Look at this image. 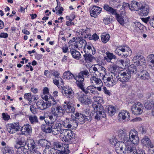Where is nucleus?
<instances>
[{"instance_id":"obj_49","label":"nucleus","mask_w":154,"mask_h":154,"mask_svg":"<svg viewBox=\"0 0 154 154\" xmlns=\"http://www.w3.org/2000/svg\"><path fill=\"white\" fill-rule=\"evenodd\" d=\"M29 119L31 124L36 123L38 122V118L36 116H29Z\"/></svg>"},{"instance_id":"obj_28","label":"nucleus","mask_w":154,"mask_h":154,"mask_svg":"<svg viewBox=\"0 0 154 154\" xmlns=\"http://www.w3.org/2000/svg\"><path fill=\"white\" fill-rule=\"evenodd\" d=\"M16 144L14 147L17 146L18 147H24L26 145V142L24 138L22 136L18 137L16 141Z\"/></svg>"},{"instance_id":"obj_6","label":"nucleus","mask_w":154,"mask_h":154,"mask_svg":"<svg viewBox=\"0 0 154 154\" xmlns=\"http://www.w3.org/2000/svg\"><path fill=\"white\" fill-rule=\"evenodd\" d=\"M50 99L51 101H48V102H45L42 100H39L36 103L37 108L39 109L43 110L49 108L51 106L56 104V102L55 100L52 97Z\"/></svg>"},{"instance_id":"obj_1","label":"nucleus","mask_w":154,"mask_h":154,"mask_svg":"<svg viewBox=\"0 0 154 154\" xmlns=\"http://www.w3.org/2000/svg\"><path fill=\"white\" fill-rule=\"evenodd\" d=\"M94 102L92 104L94 112L93 116L96 120L98 121L102 118L106 117L104 108L101 104L103 102L102 98L100 97L95 96L93 97Z\"/></svg>"},{"instance_id":"obj_36","label":"nucleus","mask_w":154,"mask_h":154,"mask_svg":"<svg viewBox=\"0 0 154 154\" xmlns=\"http://www.w3.org/2000/svg\"><path fill=\"white\" fill-rule=\"evenodd\" d=\"M140 67L138 68L137 66L132 64L130 65L129 67L128 72L131 76L132 75L135 74L140 69Z\"/></svg>"},{"instance_id":"obj_11","label":"nucleus","mask_w":154,"mask_h":154,"mask_svg":"<svg viewBox=\"0 0 154 154\" xmlns=\"http://www.w3.org/2000/svg\"><path fill=\"white\" fill-rule=\"evenodd\" d=\"M104 79V82L106 85L108 86H112L115 85L117 82L118 80L117 76L113 74L109 77L105 78Z\"/></svg>"},{"instance_id":"obj_44","label":"nucleus","mask_w":154,"mask_h":154,"mask_svg":"<svg viewBox=\"0 0 154 154\" xmlns=\"http://www.w3.org/2000/svg\"><path fill=\"white\" fill-rule=\"evenodd\" d=\"M57 151L51 147L44 149L43 152V154H57Z\"/></svg>"},{"instance_id":"obj_14","label":"nucleus","mask_w":154,"mask_h":154,"mask_svg":"<svg viewBox=\"0 0 154 154\" xmlns=\"http://www.w3.org/2000/svg\"><path fill=\"white\" fill-rule=\"evenodd\" d=\"M55 121H53V120H45V124L43 125L42 126V130L46 133H49L52 132L53 125Z\"/></svg>"},{"instance_id":"obj_42","label":"nucleus","mask_w":154,"mask_h":154,"mask_svg":"<svg viewBox=\"0 0 154 154\" xmlns=\"http://www.w3.org/2000/svg\"><path fill=\"white\" fill-rule=\"evenodd\" d=\"M27 146L29 149L31 150L37 149H36V145L32 139H30L28 140Z\"/></svg>"},{"instance_id":"obj_21","label":"nucleus","mask_w":154,"mask_h":154,"mask_svg":"<svg viewBox=\"0 0 154 154\" xmlns=\"http://www.w3.org/2000/svg\"><path fill=\"white\" fill-rule=\"evenodd\" d=\"M20 131L22 134L28 136L32 133V127L30 125L27 124L22 127Z\"/></svg>"},{"instance_id":"obj_35","label":"nucleus","mask_w":154,"mask_h":154,"mask_svg":"<svg viewBox=\"0 0 154 154\" xmlns=\"http://www.w3.org/2000/svg\"><path fill=\"white\" fill-rule=\"evenodd\" d=\"M106 56L104 57L105 60L108 62L112 63L111 61L112 59L115 60L117 59L116 56L112 53L107 51L106 52Z\"/></svg>"},{"instance_id":"obj_16","label":"nucleus","mask_w":154,"mask_h":154,"mask_svg":"<svg viewBox=\"0 0 154 154\" xmlns=\"http://www.w3.org/2000/svg\"><path fill=\"white\" fill-rule=\"evenodd\" d=\"M129 136H130V141L131 143L135 145L139 143V138L137 132L134 129H133L130 131Z\"/></svg>"},{"instance_id":"obj_15","label":"nucleus","mask_w":154,"mask_h":154,"mask_svg":"<svg viewBox=\"0 0 154 154\" xmlns=\"http://www.w3.org/2000/svg\"><path fill=\"white\" fill-rule=\"evenodd\" d=\"M131 75L128 72L120 71L118 73L117 77L119 81L121 82H127L131 78Z\"/></svg>"},{"instance_id":"obj_51","label":"nucleus","mask_w":154,"mask_h":154,"mask_svg":"<svg viewBox=\"0 0 154 154\" xmlns=\"http://www.w3.org/2000/svg\"><path fill=\"white\" fill-rule=\"evenodd\" d=\"M116 17L118 22L120 24L122 25L125 23V21L123 19V17L119 15V14L117 13L115 15Z\"/></svg>"},{"instance_id":"obj_31","label":"nucleus","mask_w":154,"mask_h":154,"mask_svg":"<svg viewBox=\"0 0 154 154\" xmlns=\"http://www.w3.org/2000/svg\"><path fill=\"white\" fill-rule=\"evenodd\" d=\"M61 131L60 123H55V122L52 127V131L53 134L54 135L58 134Z\"/></svg>"},{"instance_id":"obj_17","label":"nucleus","mask_w":154,"mask_h":154,"mask_svg":"<svg viewBox=\"0 0 154 154\" xmlns=\"http://www.w3.org/2000/svg\"><path fill=\"white\" fill-rule=\"evenodd\" d=\"M138 77L142 80H148L151 78L149 73L147 71L143 69V68L138 70Z\"/></svg>"},{"instance_id":"obj_38","label":"nucleus","mask_w":154,"mask_h":154,"mask_svg":"<svg viewBox=\"0 0 154 154\" xmlns=\"http://www.w3.org/2000/svg\"><path fill=\"white\" fill-rule=\"evenodd\" d=\"M141 143L143 145L146 146L148 148L152 145L150 139L146 136H145L141 140Z\"/></svg>"},{"instance_id":"obj_50","label":"nucleus","mask_w":154,"mask_h":154,"mask_svg":"<svg viewBox=\"0 0 154 154\" xmlns=\"http://www.w3.org/2000/svg\"><path fill=\"white\" fill-rule=\"evenodd\" d=\"M77 43H78L79 49L85 46V44H86V42L85 40L83 38H81L79 40H77Z\"/></svg>"},{"instance_id":"obj_40","label":"nucleus","mask_w":154,"mask_h":154,"mask_svg":"<svg viewBox=\"0 0 154 154\" xmlns=\"http://www.w3.org/2000/svg\"><path fill=\"white\" fill-rule=\"evenodd\" d=\"M15 148L17 149L16 154H29L28 149L25 147H18L16 146Z\"/></svg>"},{"instance_id":"obj_47","label":"nucleus","mask_w":154,"mask_h":154,"mask_svg":"<svg viewBox=\"0 0 154 154\" xmlns=\"http://www.w3.org/2000/svg\"><path fill=\"white\" fill-rule=\"evenodd\" d=\"M101 40L104 43H106L109 39L110 36L108 34L103 33L101 36Z\"/></svg>"},{"instance_id":"obj_2","label":"nucleus","mask_w":154,"mask_h":154,"mask_svg":"<svg viewBox=\"0 0 154 154\" xmlns=\"http://www.w3.org/2000/svg\"><path fill=\"white\" fill-rule=\"evenodd\" d=\"M53 106L51 108L48 117L50 120L56 121L59 117L63 115L64 110L62 107L59 105Z\"/></svg>"},{"instance_id":"obj_25","label":"nucleus","mask_w":154,"mask_h":154,"mask_svg":"<svg viewBox=\"0 0 154 154\" xmlns=\"http://www.w3.org/2000/svg\"><path fill=\"white\" fill-rule=\"evenodd\" d=\"M98 66V65H96V66L92 67L90 69L89 73H90L91 77H99L100 68L97 69V67Z\"/></svg>"},{"instance_id":"obj_9","label":"nucleus","mask_w":154,"mask_h":154,"mask_svg":"<svg viewBox=\"0 0 154 154\" xmlns=\"http://www.w3.org/2000/svg\"><path fill=\"white\" fill-rule=\"evenodd\" d=\"M63 94L69 100L72 99L74 97V93L72 89L68 87L60 86Z\"/></svg>"},{"instance_id":"obj_34","label":"nucleus","mask_w":154,"mask_h":154,"mask_svg":"<svg viewBox=\"0 0 154 154\" xmlns=\"http://www.w3.org/2000/svg\"><path fill=\"white\" fill-rule=\"evenodd\" d=\"M54 146H56L57 148H61V150H58L59 154H68L69 153V151L68 149H65V147H63L60 144L56 143H54Z\"/></svg>"},{"instance_id":"obj_3","label":"nucleus","mask_w":154,"mask_h":154,"mask_svg":"<svg viewBox=\"0 0 154 154\" xmlns=\"http://www.w3.org/2000/svg\"><path fill=\"white\" fill-rule=\"evenodd\" d=\"M89 73L88 71L85 70L81 71L77 74L74 75V79L76 80V84L77 86L80 89H83L85 84L83 82L84 80V77H89Z\"/></svg>"},{"instance_id":"obj_20","label":"nucleus","mask_w":154,"mask_h":154,"mask_svg":"<svg viewBox=\"0 0 154 154\" xmlns=\"http://www.w3.org/2000/svg\"><path fill=\"white\" fill-rule=\"evenodd\" d=\"M102 8L98 6H93L91 10L90 11L91 16L94 18H96L101 13Z\"/></svg>"},{"instance_id":"obj_5","label":"nucleus","mask_w":154,"mask_h":154,"mask_svg":"<svg viewBox=\"0 0 154 154\" xmlns=\"http://www.w3.org/2000/svg\"><path fill=\"white\" fill-rule=\"evenodd\" d=\"M65 142H72L76 137V134L72 130L68 129H63L60 132Z\"/></svg>"},{"instance_id":"obj_22","label":"nucleus","mask_w":154,"mask_h":154,"mask_svg":"<svg viewBox=\"0 0 154 154\" xmlns=\"http://www.w3.org/2000/svg\"><path fill=\"white\" fill-rule=\"evenodd\" d=\"M123 150L125 153L129 154L132 151L135 150L136 147L134 144L131 142L128 143H125Z\"/></svg>"},{"instance_id":"obj_29","label":"nucleus","mask_w":154,"mask_h":154,"mask_svg":"<svg viewBox=\"0 0 154 154\" xmlns=\"http://www.w3.org/2000/svg\"><path fill=\"white\" fill-rule=\"evenodd\" d=\"M142 3L135 1H133L131 3V6H130V9L131 11H137L139 10Z\"/></svg>"},{"instance_id":"obj_7","label":"nucleus","mask_w":154,"mask_h":154,"mask_svg":"<svg viewBox=\"0 0 154 154\" xmlns=\"http://www.w3.org/2000/svg\"><path fill=\"white\" fill-rule=\"evenodd\" d=\"M133 60L134 62L136 64L138 67H140V69L145 67V64L146 63L145 58L143 56L141 55L140 53H138L134 56Z\"/></svg>"},{"instance_id":"obj_13","label":"nucleus","mask_w":154,"mask_h":154,"mask_svg":"<svg viewBox=\"0 0 154 154\" xmlns=\"http://www.w3.org/2000/svg\"><path fill=\"white\" fill-rule=\"evenodd\" d=\"M143 109V105L140 102L134 104L131 107L132 113L135 115H139L141 114Z\"/></svg>"},{"instance_id":"obj_12","label":"nucleus","mask_w":154,"mask_h":154,"mask_svg":"<svg viewBox=\"0 0 154 154\" xmlns=\"http://www.w3.org/2000/svg\"><path fill=\"white\" fill-rule=\"evenodd\" d=\"M6 127L7 131L10 134L14 133L17 131H19L20 129L19 122L8 124Z\"/></svg>"},{"instance_id":"obj_62","label":"nucleus","mask_w":154,"mask_h":154,"mask_svg":"<svg viewBox=\"0 0 154 154\" xmlns=\"http://www.w3.org/2000/svg\"><path fill=\"white\" fill-rule=\"evenodd\" d=\"M70 120H71L73 124H74V123H75L76 124L77 127L78 125V119H77V117L76 116H72L71 119Z\"/></svg>"},{"instance_id":"obj_41","label":"nucleus","mask_w":154,"mask_h":154,"mask_svg":"<svg viewBox=\"0 0 154 154\" xmlns=\"http://www.w3.org/2000/svg\"><path fill=\"white\" fill-rule=\"evenodd\" d=\"M103 8L104 10L107 11L111 14L112 15H116L117 14L116 10L113 8L107 5H104Z\"/></svg>"},{"instance_id":"obj_56","label":"nucleus","mask_w":154,"mask_h":154,"mask_svg":"<svg viewBox=\"0 0 154 154\" xmlns=\"http://www.w3.org/2000/svg\"><path fill=\"white\" fill-rule=\"evenodd\" d=\"M121 139L122 140V141L123 142H124V143H126L131 142L130 141V136H129L128 137V135L127 134H126Z\"/></svg>"},{"instance_id":"obj_33","label":"nucleus","mask_w":154,"mask_h":154,"mask_svg":"<svg viewBox=\"0 0 154 154\" xmlns=\"http://www.w3.org/2000/svg\"><path fill=\"white\" fill-rule=\"evenodd\" d=\"M1 151L3 154H13V148L8 146L2 147L1 148Z\"/></svg>"},{"instance_id":"obj_8","label":"nucleus","mask_w":154,"mask_h":154,"mask_svg":"<svg viewBox=\"0 0 154 154\" xmlns=\"http://www.w3.org/2000/svg\"><path fill=\"white\" fill-rule=\"evenodd\" d=\"M82 90L86 94H99L97 90L101 91L102 90L101 87H95V86H90L85 88L84 87Z\"/></svg>"},{"instance_id":"obj_30","label":"nucleus","mask_w":154,"mask_h":154,"mask_svg":"<svg viewBox=\"0 0 154 154\" xmlns=\"http://www.w3.org/2000/svg\"><path fill=\"white\" fill-rule=\"evenodd\" d=\"M125 145L124 142H123L122 141H118L117 143H116L115 145V147L116 152L119 153L121 151L124 152L123 149Z\"/></svg>"},{"instance_id":"obj_58","label":"nucleus","mask_w":154,"mask_h":154,"mask_svg":"<svg viewBox=\"0 0 154 154\" xmlns=\"http://www.w3.org/2000/svg\"><path fill=\"white\" fill-rule=\"evenodd\" d=\"M126 134V133L124 130L119 129L118 131V136L120 139L122 138Z\"/></svg>"},{"instance_id":"obj_26","label":"nucleus","mask_w":154,"mask_h":154,"mask_svg":"<svg viewBox=\"0 0 154 154\" xmlns=\"http://www.w3.org/2000/svg\"><path fill=\"white\" fill-rule=\"evenodd\" d=\"M104 111L105 112L106 116V113L108 114L109 116H113L116 113V109L113 106L110 105L108 106H107L104 109Z\"/></svg>"},{"instance_id":"obj_24","label":"nucleus","mask_w":154,"mask_h":154,"mask_svg":"<svg viewBox=\"0 0 154 154\" xmlns=\"http://www.w3.org/2000/svg\"><path fill=\"white\" fill-rule=\"evenodd\" d=\"M140 14L141 16H146L148 15L149 12V6L144 4H142L139 9Z\"/></svg>"},{"instance_id":"obj_54","label":"nucleus","mask_w":154,"mask_h":154,"mask_svg":"<svg viewBox=\"0 0 154 154\" xmlns=\"http://www.w3.org/2000/svg\"><path fill=\"white\" fill-rule=\"evenodd\" d=\"M87 37L90 40H93L94 41H96L99 39V36L96 33L94 34L92 36H91V35H87Z\"/></svg>"},{"instance_id":"obj_39","label":"nucleus","mask_w":154,"mask_h":154,"mask_svg":"<svg viewBox=\"0 0 154 154\" xmlns=\"http://www.w3.org/2000/svg\"><path fill=\"white\" fill-rule=\"evenodd\" d=\"M99 77H91L90 79L91 83L92 85H97L100 84L102 85V82L101 79H99Z\"/></svg>"},{"instance_id":"obj_18","label":"nucleus","mask_w":154,"mask_h":154,"mask_svg":"<svg viewBox=\"0 0 154 154\" xmlns=\"http://www.w3.org/2000/svg\"><path fill=\"white\" fill-rule=\"evenodd\" d=\"M78 94L77 98L81 103L85 104H88L90 100L88 96L85 95L82 92L78 93Z\"/></svg>"},{"instance_id":"obj_23","label":"nucleus","mask_w":154,"mask_h":154,"mask_svg":"<svg viewBox=\"0 0 154 154\" xmlns=\"http://www.w3.org/2000/svg\"><path fill=\"white\" fill-rule=\"evenodd\" d=\"M64 103L66 104L64 105L63 107L66 112L72 113L74 112L75 108L72 103L70 102L67 103L65 102Z\"/></svg>"},{"instance_id":"obj_37","label":"nucleus","mask_w":154,"mask_h":154,"mask_svg":"<svg viewBox=\"0 0 154 154\" xmlns=\"http://www.w3.org/2000/svg\"><path fill=\"white\" fill-rule=\"evenodd\" d=\"M133 26L135 29L138 30L139 29L141 32L142 33L144 31V29L145 27L144 25L138 22H134L133 23Z\"/></svg>"},{"instance_id":"obj_45","label":"nucleus","mask_w":154,"mask_h":154,"mask_svg":"<svg viewBox=\"0 0 154 154\" xmlns=\"http://www.w3.org/2000/svg\"><path fill=\"white\" fill-rule=\"evenodd\" d=\"M70 42H71V45L70 46V50H75L77 48L79 49L77 40L75 41V38H73L72 40H70Z\"/></svg>"},{"instance_id":"obj_4","label":"nucleus","mask_w":154,"mask_h":154,"mask_svg":"<svg viewBox=\"0 0 154 154\" xmlns=\"http://www.w3.org/2000/svg\"><path fill=\"white\" fill-rule=\"evenodd\" d=\"M115 52L116 54L122 57H127L132 53L131 49L124 45L118 46L115 51Z\"/></svg>"},{"instance_id":"obj_61","label":"nucleus","mask_w":154,"mask_h":154,"mask_svg":"<svg viewBox=\"0 0 154 154\" xmlns=\"http://www.w3.org/2000/svg\"><path fill=\"white\" fill-rule=\"evenodd\" d=\"M90 29L86 28L84 30V33H85V34H84L83 36L84 37V38H88V37H87V35H90Z\"/></svg>"},{"instance_id":"obj_59","label":"nucleus","mask_w":154,"mask_h":154,"mask_svg":"<svg viewBox=\"0 0 154 154\" xmlns=\"http://www.w3.org/2000/svg\"><path fill=\"white\" fill-rule=\"evenodd\" d=\"M130 5L129 4L124 2L122 3V6L121 7V9L125 10V9L128 8H130Z\"/></svg>"},{"instance_id":"obj_64","label":"nucleus","mask_w":154,"mask_h":154,"mask_svg":"<svg viewBox=\"0 0 154 154\" xmlns=\"http://www.w3.org/2000/svg\"><path fill=\"white\" fill-rule=\"evenodd\" d=\"M103 91L105 94L107 95L110 96L111 94V92H109V91L106 88L105 86H103Z\"/></svg>"},{"instance_id":"obj_48","label":"nucleus","mask_w":154,"mask_h":154,"mask_svg":"<svg viewBox=\"0 0 154 154\" xmlns=\"http://www.w3.org/2000/svg\"><path fill=\"white\" fill-rule=\"evenodd\" d=\"M144 106L146 109H150L152 107H154V102L148 100L147 102L145 103Z\"/></svg>"},{"instance_id":"obj_43","label":"nucleus","mask_w":154,"mask_h":154,"mask_svg":"<svg viewBox=\"0 0 154 154\" xmlns=\"http://www.w3.org/2000/svg\"><path fill=\"white\" fill-rule=\"evenodd\" d=\"M70 52L72 57L77 60H79L81 57L80 52L76 50H70Z\"/></svg>"},{"instance_id":"obj_46","label":"nucleus","mask_w":154,"mask_h":154,"mask_svg":"<svg viewBox=\"0 0 154 154\" xmlns=\"http://www.w3.org/2000/svg\"><path fill=\"white\" fill-rule=\"evenodd\" d=\"M74 75L72 73L70 72L67 71L63 73V77L64 79H72L74 78Z\"/></svg>"},{"instance_id":"obj_57","label":"nucleus","mask_w":154,"mask_h":154,"mask_svg":"<svg viewBox=\"0 0 154 154\" xmlns=\"http://www.w3.org/2000/svg\"><path fill=\"white\" fill-rule=\"evenodd\" d=\"M146 60L147 62H150L152 64L154 63V54H150L148 55Z\"/></svg>"},{"instance_id":"obj_19","label":"nucleus","mask_w":154,"mask_h":154,"mask_svg":"<svg viewBox=\"0 0 154 154\" xmlns=\"http://www.w3.org/2000/svg\"><path fill=\"white\" fill-rule=\"evenodd\" d=\"M119 119L124 120L125 121H128L130 119V113L128 111L123 110L120 112L118 114Z\"/></svg>"},{"instance_id":"obj_55","label":"nucleus","mask_w":154,"mask_h":154,"mask_svg":"<svg viewBox=\"0 0 154 154\" xmlns=\"http://www.w3.org/2000/svg\"><path fill=\"white\" fill-rule=\"evenodd\" d=\"M83 56L86 62H89L92 61V56L91 54H84Z\"/></svg>"},{"instance_id":"obj_32","label":"nucleus","mask_w":154,"mask_h":154,"mask_svg":"<svg viewBox=\"0 0 154 154\" xmlns=\"http://www.w3.org/2000/svg\"><path fill=\"white\" fill-rule=\"evenodd\" d=\"M38 143L41 146L45 147V149L50 148L51 146L50 142L45 139H40L38 141Z\"/></svg>"},{"instance_id":"obj_27","label":"nucleus","mask_w":154,"mask_h":154,"mask_svg":"<svg viewBox=\"0 0 154 154\" xmlns=\"http://www.w3.org/2000/svg\"><path fill=\"white\" fill-rule=\"evenodd\" d=\"M72 122L71 120L66 118L65 120L63 121L62 124L64 127L67 128H76L77 127L76 124L75 123L74 124H72Z\"/></svg>"},{"instance_id":"obj_52","label":"nucleus","mask_w":154,"mask_h":154,"mask_svg":"<svg viewBox=\"0 0 154 154\" xmlns=\"http://www.w3.org/2000/svg\"><path fill=\"white\" fill-rule=\"evenodd\" d=\"M118 69V67L115 64L111 66L109 68V70L112 73L114 74H115V73L117 72Z\"/></svg>"},{"instance_id":"obj_60","label":"nucleus","mask_w":154,"mask_h":154,"mask_svg":"<svg viewBox=\"0 0 154 154\" xmlns=\"http://www.w3.org/2000/svg\"><path fill=\"white\" fill-rule=\"evenodd\" d=\"M30 109L31 112L33 114H35L37 112V109L32 105L30 106Z\"/></svg>"},{"instance_id":"obj_53","label":"nucleus","mask_w":154,"mask_h":154,"mask_svg":"<svg viewBox=\"0 0 154 154\" xmlns=\"http://www.w3.org/2000/svg\"><path fill=\"white\" fill-rule=\"evenodd\" d=\"M33 95H32L30 93H25L24 94V98L30 102H32L33 101Z\"/></svg>"},{"instance_id":"obj_63","label":"nucleus","mask_w":154,"mask_h":154,"mask_svg":"<svg viewBox=\"0 0 154 154\" xmlns=\"http://www.w3.org/2000/svg\"><path fill=\"white\" fill-rule=\"evenodd\" d=\"M151 18V17H148L146 18H141V20L143 22L147 24V25H148L149 24V21H150V20Z\"/></svg>"},{"instance_id":"obj_10","label":"nucleus","mask_w":154,"mask_h":154,"mask_svg":"<svg viewBox=\"0 0 154 154\" xmlns=\"http://www.w3.org/2000/svg\"><path fill=\"white\" fill-rule=\"evenodd\" d=\"M75 115L77 117L78 122L80 124L84 123L86 121H91V116L87 113L82 114L77 112Z\"/></svg>"}]
</instances>
